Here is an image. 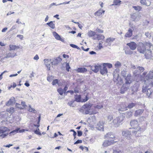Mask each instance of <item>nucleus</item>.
Listing matches in <instances>:
<instances>
[{"label": "nucleus", "instance_id": "nucleus-1", "mask_svg": "<svg viewBox=\"0 0 153 153\" xmlns=\"http://www.w3.org/2000/svg\"><path fill=\"white\" fill-rule=\"evenodd\" d=\"M92 104H87L84 105L82 107V109L80 110V111H82V110L85 111L83 113L84 114H89L90 115L92 114H95L97 112L96 111H94L93 107H92Z\"/></svg>", "mask_w": 153, "mask_h": 153}, {"label": "nucleus", "instance_id": "nucleus-2", "mask_svg": "<svg viewBox=\"0 0 153 153\" xmlns=\"http://www.w3.org/2000/svg\"><path fill=\"white\" fill-rule=\"evenodd\" d=\"M130 123L131 126L133 128L136 129V130H134L132 131L133 134L136 135V136H138V135H137L136 134L137 133L139 134V132L141 131V130L140 127L138 126V125L137 121L136 120H132L131 121Z\"/></svg>", "mask_w": 153, "mask_h": 153}, {"label": "nucleus", "instance_id": "nucleus-3", "mask_svg": "<svg viewBox=\"0 0 153 153\" xmlns=\"http://www.w3.org/2000/svg\"><path fill=\"white\" fill-rule=\"evenodd\" d=\"M124 120V117L122 116H120L114 118L112 121L113 125L116 127H118L121 124Z\"/></svg>", "mask_w": 153, "mask_h": 153}, {"label": "nucleus", "instance_id": "nucleus-4", "mask_svg": "<svg viewBox=\"0 0 153 153\" xmlns=\"http://www.w3.org/2000/svg\"><path fill=\"white\" fill-rule=\"evenodd\" d=\"M8 131H9V130L6 127L4 126L0 127V138H3L7 136L8 133H5Z\"/></svg>", "mask_w": 153, "mask_h": 153}, {"label": "nucleus", "instance_id": "nucleus-5", "mask_svg": "<svg viewBox=\"0 0 153 153\" xmlns=\"http://www.w3.org/2000/svg\"><path fill=\"white\" fill-rule=\"evenodd\" d=\"M89 98L86 95L85 99H82L80 95H76L75 96V101L77 102H85L87 101Z\"/></svg>", "mask_w": 153, "mask_h": 153}, {"label": "nucleus", "instance_id": "nucleus-6", "mask_svg": "<svg viewBox=\"0 0 153 153\" xmlns=\"http://www.w3.org/2000/svg\"><path fill=\"white\" fill-rule=\"evenodd\" d=\"M137 50L140 53H143L146 50V48L144 44L142 42L139 43L137 47Z\"/></svg>", "mask_w": 153, "mask_h": 153}, {"label": "nucleus", "instance_id": "nucleus-7", "mask_svg": "<svg viewBox=\"0 0 153 153\" xmlns=\"http://www.w3.org/2000/svg\"><path fill=\"white\" fill-rule=\"evenodd\" d=\"M100 71V73L102 75L107 74L108 72L107 68L105 64L101 65Z\"/></svg>", "mask_w": 153, "mask_h": 153}, {"label": "nucleus", "instance_id": "nucleus-8", "mask_svg": "<svg viewBox=\"0 0 153 153\" xmlns=\"http://www.w3.org/2000/svg\"><path fill=\"white\" fill-rule=\"evenodd\" d=\"M135 105V103H131L130 104H129L127 107L126 106L125 107H121V108L119 109V110L120 111H126L127 110V108H128L129 109H131L133 107H134Z\"/></svg>", "mask_w": 153, "mask_h": 153}, {"label": "nucleus", "instance_id": "nucleus-9", "mask_svg": "<svg viewBox=\"0 0 153 153\" xmlns=\"http://www.w3.org/2000/svg\"><path fill=\"white\" fill-rule=\"evenodd\" d=\"M141 16L139 14L133 13L131 15V18L132 21L137 22L140 19Z\"/></svg>", "mask_w": 153, "mask_h": 153}, {"label": "nucleus", "instance_id": "nucleus-10", "mask_svg": "<svg viewBox=\"0 0 153 153\" xmlns=\"http://www.w3.org/2000/svg\"><path fill=\"white\" fill-rule=\"evenodd\" d=\"M100 66L101 65L99 64L94 66H91V69L94 72L97 73L100 70Z\"/></svg>", "mask_w": 153, "mask_h": 153}, {"label": "nucleus", "instance_id": "nucleus-11", "mask_svg": "<svg viewBox=\"0 0 153 153\" xmlns=\"http://www.w3.org/2000/svg\"><path fill=\"white\" fill-rule=\"evenodd\" d=\"M104 124L103 122H99L97 125L96 128L98 130L103 131H104Z\"/></svg>", "mask_w": 153, "mask_h": 153}, {"label": "nucleus", "instance_id": "nucleus-12", "mask_svg": "<svg viewBox=\"0 0 153 153\" xmlns=\"http://www.w3.org/2000/svg\"><path fill=\"white\" fill-rule=\"evenodd\" d=\"M115 39V38L111 37H109L106 39L105 41L106 43L104 44L105 46L108 45L110 46L111 43Z\"/></svg>", "mask_w": 153, "mask_h": 153}, {"label": "nucleus", "instance_id": "nucleus-13", "mask_svg": "<svg viewBox=\"0 0 153 153\" xmlns=\"http://www.w3.org/2000/svg\"><path fill=\"white\" fill-rule=\"evenodd\" d=\"M105 137L106 138L108 139L109 140H113V143H114V136L111 133L109 132L107 133L105 136Z\"/></svg>", "mask_w": 153, "mask_h": 153}, {"label": "nucleus", "instance_id": "nucleus-14", "mask_svg": "<svg viewBox=\"0 0 153 153\" xmlns=\"http://www.w3.org/2000/svg\"><path fill=\"white\" fill-rule=\"evenodd\" d=\"M125 84L126 85H129L131 83L132 81V79L130 74H128L127 75V76L125 78Z\"/></svg>", "mask_w": 153, "mask_h": 153}, {"label": "nucleus", "instance_id": "nucleus-15", "mask_svg": "<svg viewBox=\"0 0 153 153\" xmlns=\"http://www.w3.org/2000/svg\"><path fill=\"white\" fill-rule=\"evenodd\" d=\"M126 45L129 46L130 49L132 50H135L137 47V44L134 42L128 43Z\"/></svg>", "mask_w": 153, "mask_h": 153}, {"label": "nucleus", "instance_id": "nucleus-16", "mask_svg": "<svg viewBox=\"0 0 153 153\" xmlns=\"http://www.w3.org/2000/svg\"><path fill=\"white\" fill-rule=\"evenodd\" d=\"M45 65L47 67L48 70H50L51 63V59H45L44 60Z\"/></svg>", "mask_w": 153, "mask_h": 153}, {"label": "nucleus", "instance_id": "nucleus-17", "mask_svg": "<svg viewBox=\"0 0 153 153\" xmlns=\"http://www.w3.org/2000/svg\"><path fill=\"white\" fill-rule=\"evenodd\" d=\"M114 143L113 140H105L103 142L102 144V146L104 147H106L108 146L111 145Z\"/></svg>", "mask_w": 153, "mask_h": 153}, {"label": "nucleus", "instance_id": "nucleus-18", "mask_svg": "<svg viewBox=\"0 0 153 153\" xmlns=\"http://www.w3.org/2000/svg\"><path fill=\"white\" fill-rule=\"evenodd\" d=\"M122 134L123 136L129 139L131 137V133L128 130L124 131L122 132Z\"/></svg>", "mask_w": 153, "mask_h": 153}, {"label": "nucleus", "instance_id": "nucleus-19", "mask_svg": "<svg viewBox=\"0 0 153 153\" xmlns=\"http://www.w3.org/2000/svg\"><path fill=\"white\" fill-rule=\"evenodd\" d=\"M61 61L62 59L59 57H58L56 59H54L51 61L52 65H57Z\"/></svg>", "mask_w": 153, "mask_h": 153}, {"label": "nucleus", "instance_id": "nucleus-20", "mask_svg": "<svg viewBox=\"0 0 153 153\" xmlns=\"http://www.w3.org/2000/svg\"><path fill=\"white\" fill-rule=\"evenodd\" d=\"M146 57L148 59H150L152 57V50L147 49L145 55Z\"/></svg>", "mask_w": 153, "mask_h": 153}, {"label": "nucleus", "instance_id": "nucleus-21", "mask_svg": "<svg viewBox=\"0 0 153 153\" xmlns=\"http://www.w3.org/2000/svg\"><path fill=\"white\" fill-rule=\"evenodd\" d=\"M129 88L128 85H126V84H124L121 88V93L124 94L126 91L128 90Z\"/></svg>", "mask_w": 153, "mask_h": 153}, {"label": "nucleus", "instance_id": "nucleus-22", "mask_svg": "<svg viewBox=\"0 0 153 153\" xmlns=\"http://www.w3.org/2000/svg\"><path fill=\"white\" fill-rule=\"evenodd\" d=\"M16 53L14 52L9 53H7L6 56L3 57V59L9 57H13L15 56H16Z\"/></svg>", "mask_w": 153, "mask_h": 153}, {"label": "nucleus", "instance_id": "nucleus-23", "mask_svg": "<svg viewBox=\"0 0 153 153\" xmlns=\"http://www.w3.org/2000/svg\"><path fill=\"white\" fill-rule=\"evenodd\" d=\"M105 38L104 36L101 35L96 34L95 36H94L93 39L94 40L97 39L98 40L103 39Z\"/></svg>", "mask_w": 153, "mask_h": 153}, {"label": "nucleus", "instance_id": "nucleus-24", "mask_svg": "<svg viewBox=\"0 0 153 153\" xmlns=\"http://www.w3.org/2000/svg\"><path fill=\"white\" fill-rule=\"evenodd\" d=\"M133 31L131 28H129L128 30V31L126 33L125 35V37H126L129 38L131 37L133 34Z\"/></svg>", "mask_w": 153, "mask_h": 153}, {"label": "nucleus", "instance_id": "nucleus-25", "mask_svg": "<svg viewBox=\"0 0 153 153\" xmlns=\"http://www.w3.org/2000/svg\"><path fill=\"white\" fill-rule=\"evenodd\" d=\"M153 77V72L152 71H150L148 74L146 76V78L147 80L152 79Z\"/></svg>", "mask_w": 153, "mask_h": 153}, {"label": "nucleus", "instance_id": "nucleus-26", "mask_svg": "<svg viewBox=\"0 0 153 153\" xmlns=\"http://www.w3.org/2000/svg\"><path fill=\"white\" fill-rule=\"evenodd\" d=\"M15 99L14 97H12L10 100L6 103V105H9L15 102Z\"/></svg>", "mask_w": 153, "mask_h": 153}, {"label": "nucleus", "instance_id": "nucleus-27", "mask_svg": "<svg viewBox=\"0 0 153 153\" xmlns=\"http://www.w3.org/2000/svg\"><path fill=\"white\" fill-rule=\"evenodd\" d=\"M19 48V47L15 45H9V51H13L15 50H17Z\"/></svg>", "mask_w": 153, "mask_h": 153}, {"label": "nucleus", "instance_id": "nucleus-28", "mask_svg": "<svg viewBox=\"0 0 153 153\" xmlns=\"http://www.w3.org/2000/svg\"><path fill=\"white\" fill-rule=\"evenodd\" d=\"M143 109H139L135 111L134 114V116H137L138 115H141L143 112Z\"/></svg>", "mask_w": 153, "mask_h": 153}, {"label": "nucleus", "instance_id": "nucleus-29", "mask_svg": "<svg viewBox=\"0 0 153 153\" xmlns=\"http://www.w3.org/2000/svg\"><path fill=\"white\" fill-rule=\"evenodd\" d=\"M104 10L100 9L94 13V15L96 16H100L102 15V13H104Z\"/></svg>", "mask_w": 153, "mask_h": 153}, {"label": "nucleus", "instance_id": "nucleus-30", "mask_svg": "<svg viewBox=\"0 0 153 153\" xmlns=\"http://www.w3.org/2000/svg\"><path fill=\"white\" fill-rule=\"evenodd\" d=\"M53 34L56 39L62 41V39L61 38L60 36L56 32H53Z\"/></svg>", "mask_w": 153, "mask_h": 153}, {"label": "nucleus", "instance_id": "nucleus-31", "mask_svg": "<svg viewBox=\"0 0 153 153\" xmlns=\"http://www.w3.org/2000/svg\"><path fill=\"white\" fill-rule=\"evenodd\" d=\"M87 35L89 37L95 36L96 35V32L92 30H90L87 33Z\"/></svg>", "mask_w": 153, "mask_h": 153}, {"label": "nucleus", "instance_id": "nucleus-32", "mask_svg": "<svg viewBox=\"0 0 153 153\" xmlns=\"http://www.w3.org/2000/svg\"><path fill=\"white\" fill-rule=\"evenodd\" d=\"M76 71L78 72L84 73L87 71V69L85 68H78Z\"/></svg>", "mask_w": 153, "mask_h": 153}, {"label": "nucleus", "instance_id": "nucleus-33", "mask_svg": "<svg viewBox=\"0 0 153 153\" xmlns=\"http://www.w3.org/2000/svg\"><path fill=\"white\" fill-rule=\"evenodd\" d=\"M140 2L142 4L146 5L147 6H149L151 4L150 1H147V2L146 0H141Z\"/></svg>", "mask_w": 153, "mask_h": 153}, {"label": "nucleus", "instance_id": "nucleus-34", "mask_svg": "<svg viewBox=\"0 0 153 153\" xmlns=\"http://www.w3.org/2000/svg\"><path fill=\"white\" fill-rule=\"evenodd\" d=\"M144 44L145 45V46L146 49H148L149 48H151V47L152 46V50H153V46L152 44L149 42H146Z\"/></svg>", "mask_w": 153, "mask_h": 153}, {"label": "nucleus", "instance_id": "nucleus-35", "mask_svg": "<svg viewBox=\"0 0 153 153\" xmlns=\"http://www.w3.org/2000/svg\"><path fill=\"white\" fill-rule=\"evenodd\" d=\"M47 25L51 27L53 29H54L55 28V24L52 21H51L50 22H48L47 23Z\"/></svg>", "mask_w": 153, "mask_h": 153}, {"label": "nucleus", "instance_id": "nucleus-36", "mask_svg": "<svg viewBox=\"0 0 153 153\" xmlns=\"http://www.w3.org/2000/svg\"><path fill=\"white\" fill-rule=\"evenodd\" d=\"M121 65L122 64L119 61L117 62L114 65L115 68H120Z\"/></svg>", "mask_w": 153, "mask_h": 153}, {"label": "nucleus", "instance_id": "nucleus-37", "mask_svg": "<svg viewBox=\"0 0 153 153\" xmlns=\"http://www.w3.org/2000/svg\"><path fill=\"white\" fill-rule=\"evenodd\" d=\"M121 1L120 0H114V4H112V5H119L120 4Z\"/></svg>", "mask_w": 153, "mask_h": 153}, {"label": "nucleus", "instance_id": "nucleus-38", "mask_svg": "<svg viewBox=\"0 0 153 153\" xmlns=\"http://www.w3.org/2000/svg\"><path fill=\"white\" fill-rule=\"evenodd\" d=\"M7 111L10 113L12 114L14 111V108L13 107H11L7 109Z\"/></svg>", "mask_w": 153, "mask_h": 153}, {"label": "nucleus", "instance_id": "nucleus-39", "mask_svg": "<svg viewBox=\"0 0 153 153\" xmlns=\"http://www.w3.org/2000/svg\"><path fill=\"white\" fill-rule=\"evenodd\" d=\"M19 129H20L19 128H18L14 130L13 131L10 133V134L11 135H14L18 132Z\"/></svg>", "mask_w": 153, "mask_h": 153}, {"label": "nucleus", "instance_id": "nucleus-40", "mask_svg": "<svg viewBox=\"0 0 153 153\" xmlns=\"http://www.w3.org/2000/svg\"><path fill=\"white\" fill-rule=\"evenodd\" d=\"M57 92L61 95H62L64 92L63 90L61 88H59L57 90Z\"/></svg>", "mask_w": 153, "mask_h": 153}, {"label": "nucleus", "instance_id": "nucleus-41", "mask_svg": "<svg viewBox=\"0 0 153 153\" xmlns=\"http://www.w3.org/2000/svg\"><path fill=\"white\" fill-rule=\"evenodd\" d=\"M152 91H151L150 89H148L146 92L147 95L148 97H151V95H152Z\"/></svg>", "mask_w": 153, "mask_h": 153}, {"label": "nucleus", "instance_id": "nucleus-42", "mask_svg": "<svg viewBox=\"0 0 153 153\" xmlns=\"http://www.w3.org/2000/svg\"><path fill=\"white\" fill-rule=\"evenodd\" d=\"M132 112L131 111L127 112L126 113V116L127 117L130 118L132 116Z\"/></svg>", "mask_w": 153, "mask_h": 153}, {"label": "nucleus", "instance_id": "nucleus-43", "mask_svg": "<svg viewBox=\"0 0 153 153\" xmlns=\"http://www.w3.org/2000/svg\"><path fill=\"white\" fill-rule=\"evenodd\" d=\"M133 7L136 11H140L141 9V7L139 6H133Z\"/></svg>", "mask_w": 153, "mask_h": 153}, {"label": "nucleus", "instance_id": "nucleus-44", "mask_svg": "<svg viewBox=\"0 0 153 153\" xmlns=\"http://www.w3.org/2000/svg\"><path fill=\"white\" fill-rule=\"evenodd\" d=\"M137 88L136 87V85H134V86L132 88V91L134 92L137 91Z\"/></svg>", "mask_w": 153, "mask_h": 153}, {"label": "nucleus", "instance_id": "nucleus-45", "mask_svg": "<svg viewBox=\"0 0 153 153\" xmlns=\"http://www.w3.org/2000/svg\"><path fill=\"white\" fill-rule=\"evenodd\" d=\"M29 111L31 112H33V113H35L36 111V110L33 108H31L30 105H29Z\"/></svg>", "mask_w": 153, "mask_h": 153}, {"label": "nucleus", "instance_id": "nucleus-46", "mask_svg": "<svg viewBox=\"0 0 153 153\" xmlns=\"http://www.w3.org/2000/svg\"><path fill=\"white\" fill-rule=\"evenodd\" d=\"M113 118V116L112 115H109L108 117V122H111Z\"/></svg>", "mask_w": 153, "mask_h": 153}, {"label": "nucleus", "instance_id": "nucleus-47", "mask_svg": "<svg viewBox=\"0 0 153 153\" xmlns=\"http://www.w3.org/2000/svg\"><path fill=\"white\" fill-rule=\"evenodd\" d=\"M35 133L38 135H42L41 133H40V132L39 131V128L38 129H37L36 130L34 131Z\"/></svg>", "mask_w": 153, "mask_h": 153}, {"label": "nucleus", "instance_id": "nucleus-48", "mask_svg": "<svg viewBox=\"0 0 153 153\" xmlns=\"http://www.w3.org/2000/svg\"><path fill=\"white\" fill-rule=\"evenodd\" d=\"M66 70L68 71H69V69L70 68L69 63H66Z\"/></svg>", "mask_w": 153, "mask_h": 153}, {"label": "nucleus", "instance_id": "nucleus-49", "mask_svg": "<svg viewBox=\"0 0 153 153\" xmlns=\"http://www.w3.org/2000/svg\"><path fill=\"white\" fill-rule=\"evenodd\" d=\"M58 80L57 79H56L53 81L52 84L53 85H54L57 83H58Z\"/></svg>", "mask_w": 153, "mask_h": 153}, {"label": "nucleus", "instance_id": "nucleus-50", "mask_svg": "<svg viewBox=\"0 0 153 153\" xmlns=\"http://www.w3.org/2000/svg\"><path fill=\"white\" fill-rule=\"evenodd\" d=\"M126 74V72L125 71H121V75L123 76H125Z\"/></svg>", "mask_w": 153, "mask_h": 153}, {"label": "nucleus", "instance_id": "nucleus-51", "mask_svg": "<svg viewBox=\"0 0 153 153\" xmlns=\"http://www.w3.org/2000/svg\"><path fill=\"white\" fill-rule=\"evenodd\" d=\"M113 153H122L121 151L118 149L114 150L113 151Z\"/></svg>", "mask_w": 153, "mask_h": 153}, {"label": "nucleus", "instance_id": "nucleus-52", "mask_svg": "<svg viewBox=\"0 0 153 153\" xmlns=\"http://www.w3.org/2000/svg\"><path fill=\"white\" fill-rule=\"evenodd\" d=\"M94 108L100 109L103 108V106L102 105H97L96 106H94Z\"/></svg>", "mask_w": 153, "mask_h": 153}, {"label": "nucleus", "instance_id": "nucleus-53", "mask_svg": "<svg viewBox=\"0 0 153 153\" xmlns=\"http://www.w3.org/2000/svg\"><path fill=\"white\" fill-rule=\"evenodd\" d=\"M70 1H68V2H63V3H59V4H56V3H55V6H58V5H62V4H69V2H70Z\"/></svg>", "mask_w": 153, "mask_h": 153}, {"label": "nucleus", "instance_id": "nucleus-54", "mask_svg": "<svg viewBox=\"0 0 153 153\" xmlns=\"http://www.w3.org/2000/svg\"><path fill=\"white\" fill-rule=\"evenodd\" d=\"M70 45L71 47L73 48H76L77 49H79V48L76 45H75L73 44H71Z\"/></svg>", "mask_w": 153, "mask_h": 153}, {"label": "nucleus", "instance_id": "nucleus-55", "mask_svg": "<svg viewBox=\"0 0 153 153\" xmlns=\"http://www.w3.org/2000/svg\"><path fill=\"white\" fill-rule=\"evenodd\" d=\"M137 69H138L140 71L142 72L144 70V68L142 67H138Z\"/></svg>", "mask_w": 153, "mask_h": 153}, {"label": "nucleus", "instance_id": "nucleus-56", "mask_svg": "<svg viewBox=\"0 0 153 153\" xmlns=\"http://www.w3.org/2000/svg\"><path fill=\"white\" fill-rule=\"evenodd\" d=\"M78 136L79 137L81 136L82 135V132L80 131H77Z\"/></svg>", "mask_w": 153, "mask_h": 153}, {"label": "nucleus", "instance_id": "nucleus-57", "mask_svg": "<svg viewBox=\"0 0 153 153\" xmlns=\"http://www.w3.org/2000/svg\"><path fill=\"white\" fill-rule=\"evenodd\" d=\"M17 37H19L21 40H22L23 38V36L21 35H17Z\"/></svg>", "mask_w": 153, "mask_h": 153}, {"label": "nucleus", "instance_id": "nucleus-58", "mask_svg": "<svg viewBox=\"0 0 153 153\" xmlns=\"http://www.w3.org/2000/svg\"><path fill=\"white\" fill-rule=\"evenodd\" d=\"M16 25H13L12 27L11 28L10 30V31H12L13 30H14L16 29Z\"/></svg>", "mask_w": 153, "mask_h": 153}, {"label": "nucleus", "instance_id": "nucleus-59", "mask_svg": "<svg viewBox=\"0 0 153 153\" xmlns=\"http://www.w3.org/2000/svg\"><path fill=\"white\" fill-rule=\"evenodd\" d=\"M82 140H78L74 143V144H76L78 143H82Z\"/></svg>", "mask_w": 153, "mask_h": 153}, {"label": "nucleus", "instance_id": "nucleus-60", "mask_svg": "<svg viewBox=\"0 0 153 153\" xmlns=\"http://www.w3.org/2000/svg\"><path fill=\"white\" fill-rule=\"evenodd\" d=\"M147 88L146 86H145L144 85H143V92H145L146 91V89Z\"/></svg>", "mask_w": 153, "mask_h": 153}, {"label": "nucleus", "instance_id": "nucleus-61", "mask_svg": "<svg viewBox=\"0 0 153 153\" xmlns=\"http://www.w3.org/2000/svg\"><path fill=\"white\" fill-rule=\"evenodd\" d=\"M73 103H74V101H71L69 102L68 103V104L70 106H71L73 104Z\"/></svg>", "mask_w": 153, "mask_h": 153}, {"label": "nucleus", "instance_id": "nucleus-62", "mask_svg": "<svg viewBox=\"0 0 153 153\" xmlns=\"http://www.w3.org/2000/svg\"><path fill=\"white\" fill-rule=\"evenodd\" d=\"M145 35L148 37L150 38L151 36L150 35V33L149 32H146L145 33Z\"/></svg>", "mask_w": 153, "mask_h": 153}, {"label": "nucleus", "instance_id": "nucleus-63", "mask_svg": "<svg viewBox=\"0 0 153 153\" xmlns=\"http://www.w3.org/2000/svg\"><path fill=\"white\" fill-rule=\"evenodd\" d=\"M106 64H107L108 67L110 68L112 67V65L111 64L107 63Z\"/></svg>", "mask_w": 153, "mask_h": 153}, {"label": "nucleus", "instance_id": "nucleus-64", "mask_svg": "<svg viewBox=\"0 0 153 153\" xmlns=\"http://www.w3.org/2000/svg\"><path fill=\"white\" fill-rule=\"evenodd\" d=\"M39 59V57L37 55H36L33 58L34 60H38Z\"/></svg>", "mask_w": 153, "mask_h": 153}]
</instances>
